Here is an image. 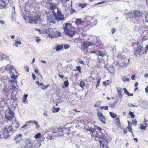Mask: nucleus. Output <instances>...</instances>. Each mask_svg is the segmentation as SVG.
Segmentation results:
<instances>
[{
    "instance_id": "obj_1",
    "label": "nucleus",
    "mask_w": 148,
    "mask_h": 148,
    "mask_svg": "<svg viewBox=\"0 0 148 148\" xmlns=\"http://www.w3.org/2000/svg\"><path fill=\"white\" fill-rule=\"evenodd\" d=\"M64 30L65 34L69 36L73 37L75 35L74 28L71 23H66Z\"/></svg>"
},
{
    "instance_id": "obj_2",
    "label": "nucleus",
    "mask_w": 148,
    "mask_h": 148,
    "mask_svg": "<svg viewBox=\"0 0 148 148\" xmlns=\"http://www.w3.org/2000/svg\"><path fill=\"white\" fill-rule=\"evenodd\" d=\"M14 113L10 107H8L5 111V115L6 118L9 121L15 119Z\"/></svg>"
},
{
    "instance_id": "obj_3",
    "label": "nucleus",
    "mask_w": 148,
    "mask_h": 148,
    "mask_svg": "<svg viewBox=\"0 0 148 148\" xmlns=\"http://www.w3.org/2000/svg\"><path fill=\"white\" fill-rule=\"evenodd\" d=\"M127 14L129 15V18L132 19L134 18H138L142 15L143 13L139 10H136L133 11H131L127 12Z\"/></svg>"
},
{
    "instance_id": "obj_4",
    "label": "nucleus",
    "mask_w": 148,
    "mask_h": 148,
    "mask_svg": "<svg viewBox=\"0 0 148 148\" xmlns=\"http://www.w3.org/2000/svg\"><path fill=\"white\" fill-rule=\"evenodd\" d=\"M146 53L145 49L142 46H138L136 49L134 51V55L137 57H139L141 55Z\"/></svg>"
},
{
    "instance_id": "obj_5",
    "label": "nucleus",
    "mask_w": 148,
    "mask_h": 148,
    "mask_svg": "<svg viewBox=\"0 0 148 148\" xmlns=\"http://www.w3.org/2000/svg\"><path fill=\"white\" fill-rule=\"evenodd\" d=\"M48 30L49 32V37L50 38H56L60 35V33L55 28H49Z\"/></svg>"
},
{
    "instance_id": "obj_6",
    "label": "nucleus",
    "mask_w": 148,
    "mask_h": 148,
    "mask_svg": "<svg viewBox=\"0 0 148 148\" xmlns=\"http://www.w3.org/2000/svg\"><path fill=\"white\" fill-rule=\"evenodd\" d=\"M3 130L5 133H6V134L5 135L4 134V135L3 137L5 139H6L12 132L13 131L12 126L11 125L5 126L4 127Z\"/></svg>"
},
{
    "instance_id": "obj_7",
    "label": "nucleus",
    "mask_w": 148,
    "mask_h": 148,
    "mask_svg": "<svg viewBox=\"0 0 148 148\" xmlns=\"http://www.w3.org/2000/svg\"><path fill=\"white\" fill-rule=\"evenodd\" d=\"M10 74L11 76V77L12 78L11 79H9V81L11 84L12 85V88L14 89L16 88L15 84H17V81L16 80L17 77V75H15L14 73L12 71L10 72Z\"/></svg>"
},
{
    "instance_id": "obj_8",
    "label": "nucleus",
    "mask_w": 148,
    "mask_h": 148,
    "mask_svg": "<svg viewBox=\"0 0 148 148\" xmlns=\"http://www.w3.org/2000/svg\"><path fill=\"white\" fill-rule=\"evenodd\" d=\"M22 148H34L33 141L29 138L26 139L24 142V145L22 146Z\"/></svg>"
},
{
    "instance_id": "obj_9",
    "label": "nucleus",
    "mask_w": 148,
    "mask_h": 148,
    "mask_svg": "<svg viewBox=\"0 0 148 148\" xmlns=\"http://www.w3.org/2000/svg\"><path fill=\"white\" fill-rule=\"evenodd\" d=\"M54 15L56 20L58 21H63L64 20L63 15L61 13V12L59 10H58V11H56L55 13H53Z\"/></svg>"
},
{
    "instance_id": "obj_10",
    "label": "nucleus",
    "mask_w": 148,
    "mask_h": 148,
    "mask_svg": "<svg viewBox=\"0 0 148 148\" xmlns=\"http://www.w3.org/2000/svg\"><path fill=\"white\" fill-rule=\"evenodd\" d=\"M95 45L97 46H98L99 44H97V43H95L94 42H85L82 44V50L84 51L85 50L87 49L89 46L92 45Z\"/></svg>"
},
{
    "instance_id": "obj_11",
    "label": "nucleus",
    "mask_w": 148,
    "mask_h": 148,
    "mask_svg": "<svg viewBox=\"0 0 148 148\" xmlns=\"http://www.w3.org/2000/svg\"><path fill=\"white\" fill-rule=\"evenodd\" d=\"M22 16L25 21H28L31 17L29 11L28 10H27L26 9L24 10V12L22 14Z\"/></svg>"
},
{
    "instance_id": "obj_12",
    "label": "nucleus",
    "mask_w": 148,
    "mask_h": 148,
    "mask_svg": "<svg viewBox=\"0 0 148 148\" xmlns=\"http://www.w3.org/2000/svg\"><path fill=\"white\" fill-rule=\"evenodd\" d=\"M52 135L55 136L60 137L63 135L62 130V129H56L53 132Z\"/></svg>"
},
{
    "instance_id": "obj_13",
    "label": "nucleus",
    "mask_w": 148,
    "mask_h": 148,
    "mask_svg": "<svg viewBox=\"0 0 148 148\" xmlns=\"http://www.w3.org/2000/svg\"><path fill=\"white\" fill-rule=\"evenodd\" d=\"M87 24L91 26H95L97 23L96 20H94L90 16H88L86 18Z\"/></svg>"
},
{
    "instance_id": "obj_14",
    "label": "nucleus",
    "mask_w": 148,
    "mask_h": 148,
    "mask_svg": "<svg viewBox=\"0 0 148 148\" xmlns=\"http://www.w3.org/2000/svg\"><path fill=\"white\" fill-rule=\"evenodd\" d=\"M48 4L50 9L52 10L53 13H55L56 11H58V9L57 8L56 5V4L50 2H48Z\"/></svg>"
},
{
    "instance_id": "obj_15",
    "label": "nucleus",
    "mask_w": 148,
    "mask_h": 148,
    "mask_svg": "<svg viewBox=\"0 0 148 148\" xmlns=\"http://www.w3.org/2000/svg\"><path fill=\"white\" fill-rule=\"evenodd\" d=\"M97 116L99 120L103 123L105 124L106 118L101 112L98 111L97 112Z\"/></svg>"
},
{
    "instance_id": "obj_16",
    "label": "nucleus",
    "mask_w": 148,
    "mask_h": 148,
    "mask_svg": "<svg viewBox=\"0 0 148 148\" xmlns=\"http://www.w3.org/2000/svg\"><path fill=\"white\" fill-rule=\"evenodd\" d=\"M47 19L49 23H55L56 22V19L53 14H48L47 15Z\"/></svg>"
},
{
    "instance_id": "obj_17",
    "label": "nucleus",
    "mask_w": 148,
    "mask_h": 148,
    "mask_svg": "<svg viewBox=\"0 0 148 148\" xmlns=\"http://www.w3.org/2000/svg\"><path fill=\"white\" fill-rule=\"evenodd\" d=\"M12 123L11 126H12L13 129L14 130L16 129L19 126V124L18 122L16 121V119L10 121Z\"/></svg>"
},
{
    "instance_id": "obj_18",
    "label": "nucleus",
    "mask_w": 148,
    "mask_h": 148,
    "mask_svg": "<svg viewBox=\"0 0 148 148\" xmlns=\"http://www.w3.org/2000/svg\"><path fill=\"white\" fill-rule=\"evenodd\" d=\"M22 134H17L14 138V140L16 141V143H19L22 139Z\"/></svg>"
},
{
    "instance_id": "obj_19",
    "label": "nucleus",
    "mask_w": 148,
    "mask_h": 148,
    "mask_svg": "<svg viewBox=\"0 0 148 148\" xmlns=\"http://www.w3.org/2000/svg\"><path fill=\"white\" fill-rule=\"evenodd\" d=\"M29 23H35L37 22L38 20V18L37 17H34L32 19L31 18L29 20Z\"/></svg>"
},
{
    "instance_id": "obj_20",
    "label": "nucleus",
    "mask_w": 148,
    "mask_h": 148,
    "mask_svg": "<svg viewBox=\"0 0 148 148\" xmlns=\"http://www.w3.org/2000/svg\"><path fill=\"white\" fill-rule=\"evenodd\" d=\"M6 6L5 1L3 0H0V9L5 8Z\"/></svg>"
},
{
    "instance_id": "obj_21",
    "label": "nucleus",
    "mask_w": 148,
    "mask_h": 148,
    "mask_svg": "<svg viewBox=\"0 0 148 148\" xmlns=\"http://www.w3.org/2000/svg\"><path fill=\"white\" fill-rule=\"evenodd\" d=\"M75 24L77 25H84V22L81 20L80 19H77L75 22Z\"/></svg>"
},
{
    "instance_id": "obj_22",
    "label": "nucleus",
    "mask_w": 148,
    "mask_h": 148,
    "mask_svg": "<svg viewBox=\"0 0 148 148\" xmlns=\"http://www.w3.org/2000/svg\"><path fill=\"white\" fill-rule=\"evenodd\" d=\"M34 148H38L40 145V143L37 140L33 141Z\"/></svg>"
},
{
    "instance_id": "obj_23",
    "label": "nucleus",
    "mask_w": 148,
    "mask_h": 148,
    "mask_svg": "<svg viewBox=\"0 0 148 148\" xmlns=\"http://www.w3.org/2000/svg\"><path fill=\"white\" fill-rule=\"evenodd\" d=\"M63 48V45H57L55 47L53 48V49L56 50L57 51H58L62 49Z\"/></svg>"
},
{
    "instance_id": "obj_24",
    "label": "nucleus",
    "mask_w": 148,
    "mask_h": 148,
    "mask_svg": "<svg viewBox=\"0 0 148 148\" xmlns=\"http://www.w3.org/2000/svg\"><path fill=\"white\" fill-rule=\"evenodd\" d=\"M14 67L13 65L11 64H8L6 66H5V69L8 70H11L13 69Z\"/></svg>"
},
{
    "instance_id": "obj_25",
    "label": "nucleus",
    "mask_w": 148,
    "mask_h": 148,
    "mask_svg": "<svg viewBox=\"0 0 148 148\" xmlns=\"http://www.w3.org/2000/svg\"><path fill=\"white\" fill-rule=\"evenodd\" d=\"M21 44V42L20 40H18L17 39L15 40V42L14 44H13V46H15L16 47H18Z\"/></svg>"
},
{
    "instance_id": "obj_26",
    "label": "nucleus",
    "mask_w": 148,
    "mask_h": 148,
    "mask_svg": "<svg viewBox=\"0 0 148 148\" xmlns=\"http://www.w3.org/2000/svg\"><path fill=\"white\" fill-rule=\"evenodd\" d=\"M86 130L87 131H88L90 132V133L92 134H93V133L95 131V129L93 128H92L91 127H88L86 129Z\"/></svg>"
},
{
    "instance_id": "obj_27",
    "label": "nucleus",
    "mask_w": 148,
    "mask_h": 148,
    "mask_svg": "<svg viewBox=\"0 0 148 148\" xmlns=\"http://www.w3.org/2000/svg\"><path fill=\"white\" fill-rule=\"evenodd\" d=\"M130 75L126 76H123L122 77V79L123 81H129Z\"/></svg>"
},
{
    "instance_id": "obj_28",
    "label": "nucleus",
    "mask_w": 148,
    "mask_h": 148,
    "mask_svg": "<svg viewBox=\"0 0 148 148\" xmlns=\"http://www.w3.org/2000/svg\"><path fill=\"white\" fill-rule=\"evenodd\" d=\"M28 96L27 94H25L23 96V101L24 103L26 104L27 103V97Z\"/></svg>"
},
{
    "instance_id": "obj_29",
    "label": "nucleus",
    "mask_w": 148,
    "mask_h": 148,
    "mask_svg": "<svg viewBox=\"0 0 148 148\" xmlns=\"http://www.w3.org/2000/svg\"><path fill=\"white\" fill-rule=\"evenodd\" d=\"M96 137L97 138H100L103 139V140H105L106 141L107 143H108L107 140L104 139L103 135H102L101 136H100L98 134H96Z\"/></svg>"
},
{
    "instance_id": "obj_30",
    "label": "nucleus",
    "mask_w": 148,
    "mask_h": 148,
    "mask_svg": "<svg viewBox=\"0 0 148 148\" xmlns=\"http://www.w3.org/2000/svg\"><path fill=\"white\" fill-rule=\"evenodd\" d=\"M7 57V56L5 55L0 53V61L3 60Z\"/></svg>"
},
{
    "instance_id": "obj_31",
    "label": "nucleus",
    "mask_w": 148,
    "mask_h": 148,
    "mask_svg": "<svg viewBox=\"0 0 148 148\" xmlns=\"http://www.w3.org/2000/svg\"><path fill=\"white\" fill-rule=\"evenodd\" d=\"M118 100L115 101L112 104H110L109 106L111 108H113L117 103Z\"/></svg>"
},
{
    "instance_id": "obj_32",
    "label": "nucleus",
    "mask_w": 148,
    "mask_h": 148,
    "mask_svg": "<svg viewBox=\"0 0 148 148\" xmlns=\"http://www.w3.org/2000/svg\"><path fill=\"white\" fill-rule=\"evenodd\" d=\"M109 114L112 118H115L117 116V115L116 114L113 112H109Z\"/></svg>"
},
{
    "instance_id": "obj_33",
    "label": "nucleus",
    "mask_w": 148,
    "mask_h": 148,
    "mask_svg": "<svg viewBox=\"0 0 148 148\" xmlns=\"http://www.w3.org/2000/svg\"><path fill=\"white\" fill-rule=\"evenodd\" d=\"M60 109V108H55L54 107L52 109V111L53 113L57 112Z\"/></svg>"
},
{
    "instance_id": "obj_34",
    "label": "nucleus",
    "mask_w": 148,
    "mask_h": 148,
    "mask_svg": "<svg viewBox=\"0 0 148 148\" xmlns=\"http://www.w3.org/2000/svg\"><path fill=\"white\" fill-rule=\"evenodd\" d=\"M97 56H100L101 57H103L104 55V54H103V52L97 50Z\"/></svg>"
},
{
    "instance_id": "obj_35",
    "label": "nucleus",
    "mask_w": 148,
    "mask_h": 148,
    "mask_svg": "<svg viewBox=\"0 0 148 148\" xmlns=\"http://www.w3.org/2000/svg\"><path fill=\"white\" fill-rule=\"evenodd\" d=\"M123 90L124 91L125 93L128 96H130V93H129L128 91L125 88H123Z\"/></svg>"
},
{
    "instance_id": "obj_36",
    "label": "nucleus",
    "mask_w": 148,
    "mask_h": 148,
    "mask_svg": "<svg viewBox=\"0 0 148 148\" xmlns=\"http://www.w3.org/2000/svg\"><path fill=\"white\" fill-rule=\"evenodd\" d=\"M143 124L144 125H145L147 127L148 126V120L146 119L145 118L144 119V121L143 123Z\"/></svg>"
},
{
    "instance_id": "obj_37",
    "label": "nucleus",
    "mask_w": 148,
    "mask_h": 148,
    "mask_svg": "<svg viewBox=\"0 0 148 148\" xmlns=\"http://www.w3.org/2000/svg\"><path fill=\"white\" fill-rule=\"evenodd\" d=\"M110 82V81L109 80H106L103 82V84L105 86H107L109 84Z\"/></svg>"
},
{
    "instance_id": "obj_38",
    "label": "nucleus",
    "mask_w": 148,
    "mask_h": 148,
    "mask_svg": "<svg viewBox=\"0 0 148 148\" xmlns=\"http://www.w3.org/2000/svg\"><path fill=\"white\" fill-rule=\"evenodd\" d=\"M41 136V134L40 133H37L34 136V138H38Z\"/></svg>"
},
{
    "instance_id": "obj_39",
    "label": "nucleus",
    "mask_w": 148,
    "mask_h": 148,
    "mask_svg": "<svg viewBox=\"0 0 148 148\" xmlns=\"http://www.w3.org/2000/svg\"><path fill=\"white\" fill-rule=\"evenodd\" d=\"M116 89L117 92H122L123 91V89L122 88L119 87H116Z\"/></svg>"
},
{
    "instance_id": "obj_40",
    "label": "nucleus",
    "mask_w": 148,
    "mask_h": 148,
    "mask_svg": "<svg viewBox=\"0 0 148 148\" xmlns=\"http://www.w3.org/2000/svg\"><path fill=\"white\" fill-rule=\"evenodd\" d=\"M100 108L101 110L104 109L107 110L108 109V107L107 106H101L100 107Z\"/></svg>"
},
{
    "instance_id": "obj_41",
    "label": "nucleus",
    "mask_w": 148,
    "mask_h": 148,
    "mask_svg": "<svg viewBox=\"0 0 148 148\" xmlns=\"http://www.w3.org/2000/svg\"><path fill=\"white\" fill-rule=\"evenodd\" d=\"M129 112V114L131 118H134L135 117V115L134 114V112H132L130 111Z\"/></svg>"
},
{
    "instance_id": "obj_42",
    "label": "nucleus",
    "mask_w": 148,
    "mask_h": 148,
    "mask_svg": "<svg viewBox=\"0 0 148 148\" xmlns=\"http://www.w3.org/2000/svg\"><path fill=\"white\" fill-rule=\"evenodd\" d=\"M85 84L84 81H81L80 82L79 85L81 88H82L84 86Z\"/></svg>"
},
{
    "instance_id": "obj_43",
    "label": "nucleus",
    "mask_w": 148,
    "mask_h": 148,
    "mask_svg": "<svg viewBox=\"0 0 148 148\" xmlns=\"http://www.w3.org/2000/svg\"><path fill=\"white\" fill-rule=\"evenodd\" d=\"M69 83L68 80L64 82V85L66 87H67L69 86Z\"/></svg>"
},
{
    "instance_id": "obj_44",
    "label": "nucleus",
    "mask_w": 148,
    "mask_h": 148,
    "mask_svg": "<svg viewBox=\"0 0 148 148\" xmlns=\"http://www.w3.org/2000/svg\"><path fill=\"white\" fill-rule=\"evenodd\" d=\"M87 4L86 3H81L79 6L81 7L82 8L85 7L86 5Z\"/></svg>"
},
{
    "instance_id": "obj_45",
    "label": "nucleus",
    "mask_w": 148,
    "mask_h": 148,
    "mask_svg": "<svg viewBox=\"0 0 148 148\" xmlns=\"http://www.w3.org/2000/svg\"><path fill=\"white\" fill-rule=\"evenodd\" d=\"M116 122L117 124L119 125L120 124V119L119 117H117L116 119Z\"/></svg>"
},
{
    "instance_id": "obj_46",
    "label": "nucleus",
    "mask_w": 148,
    "mask_h": 148,
    "mask_svg": "<svg viewBox=\"0 0 148 148\" xmlns=\"http://www.w3.org/2000/svg\"><path fill=\"white\" fill-rule=\"evenodd\" d=\"M36 126V128L37 129H39L40 128V127L39 125L38 124L37 121L34 124Z\"/></svg>"
},
{
    "instance_id": "obj_47",
    "label": "nucleus",
    "mask_w": 148,
    "mask_h": 148,
    "mask_svg": "<svg viewBox=\"0 0 148 148\" xmlns=\"http://www.w3.org/2000/svg\"><path fill=\"white\" fill-rule=\"evenodd\" d=\"M96 127L97 130L99 131L100 133H101L102 129L98 126H96Z\"/></svg>"
},
{
    "instance_id": "obj_48",
    "label": "nucleus",
    "mask_w": 148,
    "mask_h": 148,
    "mask_svg": "<svg viewBox=\"0 0 148 148\" xmlns=\"http://www.w3.org/2000/svg\"><path fill=\"white\" fill-rule=\"evenodd\" d=\"M140 128L142 130H146V127L142 124H140Z\"/></svg>"
},
{
    "instance_id": "obj_49",
    "label": "nucleus",
    "mask_w": 148,
    "mask_h": 148,
    "mask_svg": "<svg viewBox=\"0 0 148 148\" xmlns=\"http://www.w3.org/2000/svg\"><path fill=\"white\" fill-rule=\"evenodd\" d=\"M48 112L45 110L44 112L43 113V115L44 116H45L46 117H47L48 116V114H47Z\"/></svg>"
},
{
    "instance_id": "obj_50",
    "label": "nucleus",
    "mask_w": 148,
    "mask_h": 148,
    "mask_svg": "<svg viewBox=\"0 0 148 148\" xmlns=\"http://www.w3.org/2000/svg\"><path fill=\"white\" fill-rule=\"evenodd\" d=\"M132 123L133 125H135L137 124V121L136 120H132Z\"/></svg>"
},
{
    "instance_id": "obj_51",
    "label": "nucleus",
    "mask_w": 148,
    "mask_h": 148,
    "mask_svg": "<svg viewBox=\"0 0 148 148\" xmlns=\"http://www.w3.org/2000/svg\"><path fill=\"white\" fill-rule=\"evenodd\" d=\"M118 95L119 98L121 99L122 98V92H118Z\"/></svg>"
},
{
    "instance_id": "obj_52",
    "label": "nucleus",
    "mask_w": 148,
    "mask_h": 148,
    "mask_svg": "<svg viewBox=\"0 0 148 148\" xmlns=\"http://www.w3.org/2000/svg\"><path fill=\"white\" fill-rule=\"evenodd\" d=\"M36 121L30 120V121H28L26 123H33L34 124L36 122Z\"/></svg>"
},
{
    "instance_id": "obj_53",
    "label": "nucleus",
    "mask_w": 148,
    "mask_h": 148,
    "mask_svg": "<svg viewBox=\"0 0 148 148\" xmlns=\"http://www.w3.org/2000/svg\"><path fill=\"white\" fill-rule=\"evenodd\" d=\"M145 18L146 22L148 23V13L146 14L145 16Z\"/></svg>"
},
{
    "instance_id": "obj_54",
    "label": "nucleus",
    "mask_w": 148,
    "mask_h": 148,
    "mask_svg": "<svg viewBox=\"0 0 148 148\" xmlns=\"http://www.w3.org/2000/svg\"><path fill=\"white\" fill-rule=\"evenodd\" d=\"M49 86V84H47V85H46L45 86H44V87H41V88L42 89H46Z\"/></svg>"
},
{
    "instance_id": "obj_55",
    "label": "nucleus",
    "mask_w": 148,
    "mask_h": 148,
    "mask_svg": "<svg viewBox=\"0 0 148 148\" xmlns=\"http://www.w3.org/2000/svg\"><path fill=\"white\" fill-rule=\"evenodd\" d=\"M24 69L26 71H29V68L28 66H24Z\"/></svg>"
},
{
    "instance_id": "obj_56",
    "label": "nucleus",
    "mask_w": 148,
    "mask_h": 148,
    "mask_svg": "<svg viewBox=\"0 0 148 148\" xmlns=\"http://www.w3.org/2000/svg\"><path fill=\"white\" fill-rule=\"evenodd\" d=\"M69 47V46L67 44H65L64 46V47L65 49H68Z\"/></svg>"
},
{
    "instance_id": "obj_57",
    "label": "nucleus",
    "mask_w": 148,
    "mask_h": 148,
    "mask_svg": "<svg viewBox=\"0 0 148 148\" xmlns=\"http://www.w3.org/2000/svg\"><path fill=\"white\" fill-rule=\"evenodd\" d=\"M94 106L95 107H99L100 106V104L99 103H96L94 105Z\"/></svg>"
},
{
    "instance_id": "obj_58",
    "label": "nucleus",
    "mask_w": 148,
    "mask_h": 148,
    "mask_svg": "<svg viewBox=\"0 0 148 148\" xmlns=\"http://www.w3.org/2000/svg\"><path fill=\"white\" fill-rule=\"evenodd\" d=\"M75 12V10L71 8V13L72 14Z\"/></svg>"
},
{
    "instance_id": "obj_59",
    "label": "nucleus",
    "mask_w": 148,
    "mask_h": 148,
    "mask_svg": "<svg viewBox=\"0 0 148 148\" xmlns=\"http://www.w3.org/2000/svg\"><path fill=\"white\" fill-rule=\"evenodd\" d=\"M116 30L114 28H112L111 30L112 33V34H114Z\"/></svg>"
},
{
    "instance_id": "obj_60",
    "label": "nucleus",
    "mask_w": 148,
    "mask_h": 148,
    "mask_svg": "<svg viewBox=\"0 0 148 148\" xmlns=\"http://www.w3.org/2000/svg\"><path fill=\"white\" fill-rule=\"evenodd\" d=\"M145 92L146 93H148V86H147L146 88H145Z\"/></svg>"
},
{
    "instance_id": "obj_61",
    "label": "nucleus",
    "mask_w": 148,
    "mask_h": 148,
    "mask_svg": "<svg viewBox=\"0 0 148 148\" xmlns=\"http://www.w3.org/2000/svg\"><path fill=\"white\" fill-rule=\"evenodd\" d=\"M0 23L1 25H3V24H5V22H4V21H3V20H0Z\"/></svg>"
},
{
    "instance_id": "obj_62",
    "label": "nucleus",
    "mask_w": 148,
    "mask_h": 148,
    "mask_svg": "<svg viewBox=\"0 0 148 148\" xmlns=\"http://www.w3.org/2000/svg\"><path fill=\"white\" fill-rule=\"evenodd\" d=\"M76 69L77 71H80V70L81 69V68L79 66H77Z\"/></svg>"
},
{
    "instance_id": "obj_63",
    "label": "nucleus",
    "mask_w": 148,
    "mask_h": 148,
    "mask_svg": "<svg viewBox=\"0 0 148 148\" xmlns=\"http://www.w3.org/2000/svg\"><path fill=\"white\" fill-rule=\"evenodd\" d=\"M35 72L36 74H39V72H38V70L37 69H35Z\"/></svg>"
},
{
    "instance_id": "obj_64",
    "label": "nucleus",
    "mask_w": 148,
    "mask_h": 148,
    "mask_svg": "<svg viewBox=\"0 0 148 148\" xmlns=\"http://www.w3.org/2000/svg\"><path fill=\"white\" fill-rule=\"evenodd\" d=\"M58 75L59 77L61 78H62L64 77V76L63 75H60V74H58Z\"/></svg>"
}]
</instances>
